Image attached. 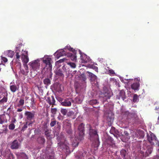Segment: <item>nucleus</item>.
<instances>
[{
	"mask_svg": "<svg viewBox=\"0 0 159 159\" xmlns=\"http://www.w3.org/2000/svg\"><path fill=\"white\" fill-rule=\"evenodd\" d=\"M21 59L22 61L23 62V64H27L28 62L29 59L28 57L26 55L23 54L22 56Z\"/></svg>",
	"mask_w": 159,
	"mask_h": 159,
	"instance_id": "412c9836",
	"label": "nucleus"
},
{
	"mask_svg": "<svg viewBox=\"0 0 159 159\" xmlns=\"http://www.w3.org/2000/svg\"><path fill=\"white\" fill-rule=\"evenodd\" d=\"M15 128V125L13 123H11L9 125V129L10 130H13Z\"/></svg>",
	"mask_w": 159,
	"mask_h": 159,
	"instance_id": "37998d69",
	"label": "nucleus"
},
{
	"mask_svg": "<svg viewBox=\"0 0 159 159\" xmlns=\"http://www.w3.org/2000/svg\"><path fill=\"white\" fill-rule=\"evenodd\" d=\"M90 68L95 70L96 72H98V67L94 65H91L90 66Z\"/></svg>",
	"mask_w": 159,
	"mask_h": 159,
	"instance_id": "ea45409f",
	"label": "nucleus"
},
{
	"mask_svg": "<svg viewBox=\"0 0 159 159\" xmlns=\"http://www.w3.org/2000/svg\"><path fill=\"white\" fill-rule=\"evenodd\" d=\"M139 98L138 95L137 94H134V95L133 101L134 102H137L139 101Z\"/></svg>",
	"mask_w": 159,
	"mask_h": 159,
	"instance_id": "473e14b6",
	"label": "nucleus"
},
{
	"mask_svg": "<svg viewBox=\"0 0 159 159\" xmlns=\"http://www.w3.org/2000/svg\"><path fill=\"white\" fill-rule=\"evenodd\" d=\"M119 96H120V98L121 97L122 99L124 100L125 97V92L123 91H120L119 93Z\"/></svg>",
	"mask_w": 159,
	"mask_h": 159,
	"instance_id": "f704fd0d",
	"label": "nucleus"
},
{
	"mask_svg": "<svg viewBox=\"0 0 159 159\" xmlns=\"http://www.w3.org/2000/svg\"><path fill=\"white\" fill-rule=\"evenodd\" d=\"M84 124L83 123H81L80 124L78 127V130L79 133L78 139L81 140L83 139L84 136Z\"/></svg>",
	"mask_w": 159,
	"mask_h": 159,
	"instance_id": "7ed1b4c3",
	"label": "nucleus"
},
{
	"mask_svg": "<svg viewBox=\"0 0 159 159\" xmlns=\"http://www.w3.org/2000/svg\"><path fill=\"white\" fill-rule=\"evenodd\" d=\"M140 84L139 83H134L131 85V88L134 90H136L139 89Z\"/></svg>",
	"mask_w": 159,
	"mask_h": 159,
	"instance_id": "5701e85b",
	"label": "nucleus"
},
{
	"mask_svg": "<svg viewBox=\"0 0 159 159\" xmlns=\"http://www.w3.org/2000/svg\"><path fill=\"white\" fill-rule=\"evenodd\" d=\"M2 127H4L2 130V132L6 134L7 133V132L8 131V130L7 128V126L6 125L5 126L4 125H3Z\"/></svg>",
	"mask_w": 159,
	"mask_h": 159,
	"instance_id": "79ce46f5",
	"label": "nucleus"
},
{
	"mask_svg": "<svg viewBox=\"0 0 159 159\" xmlns=\"http://www.w3.org/2000/svg\"><path fill=\"white\" fill-rule=\"evenodd\" d=\"M27 128V124L26 123V124H25L23 126V127H22V130H24L25 129H26Z\"/></svg>",
	"mask_w": 159,
	"mask_h": 159,
	"instance_id": "864d4df0",
	"label": "nucleus"
},
{
	"mask_svg": "<svg viewBox=\"0 0 159 159\" xmlns=\"http://www.w3.org/2000/svg\"><path fill=\"white\" fill-rule=\"evenodd\" d=\"M7 97H4L2 99L0 100V104H3L5 102H7Z\"/></svg>",
	"mask_w": 159,
	"mask_h": 159,
	"instance_id": "e433bc0d",
	"label": "nucleus"
},
{
	"mask_svg": "<svg viewBox=\"0 0 159 159\" xmlns=\"http://www.w3.org/2000/svg\"><path fill=\"white\" fill-rule=\"evenodd\" d=\"M51 61V58L48 57L44 58L43 60V62L46 65V66H48L50 68H51L52 67Z\"/></svg>",
	"mask_w": 159,
	"mask_h": 159,
	"instance_id": "f8f14e48",
	"label": "nucleus"
},
{
	"mask_svg": "<svg viewBox=\"0 0 159 159\" xmlns=\"http://www.w3.org/2000/svg\"><path fill=\"white\" fill-rule=\"evenodd\" d=\"M89 129V134L90 140L93 141H98V135L97 130L93 129L90 124H87L86 125Z\"/></svg>",
	"mask_w": 159,
	"mask_h": 159,
	"instance_id": "f257e3e1",
	"label": "nucleus"
},
{
	"mask_svg": "<svg viewBox=\"0 0 159 159\" xmlns=\"http://www.w3.org/2000/svg\"><path fill=\"white\" fill-rule=\"evenodd\" d=\"M47 101L49 104L52 105V107H53V105H55V101L54 97L52 96H51V97H48Z\"/></svg>",
	"mask_w": 159,
	"mask_h": 159,
	"instance_id": "4468645a",
	"label": "nucleus"
},
{
	"mask_svg": "<svg viewBox=\"0 0 159 159\" xmlns=\"http://www.w3.org/2000/svg\"><path fill=\"white\" fill-rule=\"evenodd\" d=\"M9 157H11L12 159H14V156L12 154H10L9 156Z\"/></svg>",
	"mask_w": 159,
	"mask_h": 159,
	"instance_id": "052dcab7",
	"label": "nucleus"
},
{
	"mask_svg": "<svg viewBox=\"0 0 159 159\" xmlns=\"http://www.w3.org/2000/svg\"><path fill=\"white\" fill-rule=\"evenodd\" d=\"M25 115L26 116V119L29 120H31L34 118L35 116V112L33 111V112L26 111L25 113Z\"/></svg>",
	"mask_w": 159,
	"mask_h": 159,
	"instance_id": "9d476101",
	"label": "nucleus"
},
{
	"mask_svg": "<svg viewBox=\"0 0 159 159\" xmlns=\"http://www.w3.org/2000/svg\"><path fill=\"white\" fill-rule=\"evenodd\" d=\"M126 151L124 149H122L120 151V154L121 156L124 158V159H125V157L126 154Z\"/></svg>",
	"mask_w": 159,
	"mask_h": 159,
	"instance_id": "cd10ccee",
	"label": "nucleus"
},
{
	"mask_svg": "<svg viewBox=\"0 0 159 159\" xmlns=\"http://www.w3.org/2000/svg\"><path fill=\"white\" fill-rule=\"evenodd\" d=\"M74 114V112L73 111H71L68 112L67 113V115L68 116H70L73 115Z\"/></svg>",
	"mask_w": 159,
	"mask_h": 159,
	"instance_id": "a18cd8bd",
	"label": "nucleus"
},
{
	"mask_svg": "<svg viewBox=\"0 0 159 159\" xmlns=\"http://www.w3.org/2000/svg\"><path fill=\"white\" fill-rule=\"evenodd\" d=\"M64 99H63L61 98H59L57 99L60 102L61 105L62 102H63Z\"/></svg>",
	"mask_w": 159,
	"mask_h": 159,
	"instance_id": "8fccbe9b",
	"label": "nucleus"
},
{
	"mask_svg": "<svg viewBox=\"0 0 159 159\" xmlns=\"http://www.w3.org/2000/svg\"><path fill=\"white\" fill-rule=\"evenodd\" d=\"M136 79H137V80L139 81V80H140V78H136Z\"/></svg>",
	"mask_w": 159,
	"mask_h": 159,
	"instance_id": "338daca9",
	"label": "nucleus"
},
{
	"mask_svg": "<svg viewBox=\"0 0 159 159\" xmlns=\"http://www.w3.org/2000/svg\"><path fill=\"white\" fill-rule=\"evenodd\" d=\"M79 51L80 55V59L82 63H85L90 61L89 57L85 54H82V53L80 50H79Z\"/></svg>",
	"mask_w": 159,
	"mask_h": 159,
	"instance_id": "6e6552de",
	"label": "nucleus"
},
{
	"mask_svg": "<svg viewBox=\"0 0 159 159\" xmlns=\"http://www.w3.org/2000/svg\"><path fill=\"white\" fill-rule=\"evenodd\" d=\"M51 112L52 114L51 115V116L54 118V117L55 115L56 114L57 111V109L56 108H51Z\"/></svg>",
	"mask_w": 159,
	"mask_h": 159,
	"instance_id": "bb28decb",
	"label": "nucleus"
},
{
	"mask_svg": "<svg viewBox=\"0 0 159 159\" xmlns=\"http://www.w3.org/2000/svg\"><path fill=\"white\" fill-rule=\"evenodd\" d=\"M65 60V58H63L62 59H60V60H59L58 61V62L60 63H62V62H63L64 60Z\"/></svg>",
	"mask_w": 159,
	"mask_h": 159,
	"instance_id": "13d9d810",
	"label": "nucleus"
},
{
	"mask_svg": "<svg viewBox=\"0 0 159 159\" xmlns=\"http://www.w3.org/2000/svg\"><path fill=\"white\" fill-rule=\"evenodd\" d=\"M68 53L66 52V51L65 50V48L64 50H62L60 52L58 53L57 55V57L59 58L60 57L66 56H67Z\"/></svg>",
	"mask_w": 159,
	"mask_h": 159,
	"instance_id": "aec40b11",
	"label": "nucleus"
},
{
	"mask_svg": "<svg viewBox=\"0 0 159 159\" xmlns=\"http://www.w3.org/2000/svg\"><path fill=\"white\" fill-rule=\"evenodd\" d=\"M7 122V119L5 114L0 115V124H2Z\"/></svg>",
	"mask_w": 159,
	"mask_h": 159,
	"instance_id": "ddd939ff",
	"label": "nucleus"
},
{
	"mask_svg": "<svg viewBox=\"0 0 159 159\" xmlns=\"http://www.w3.org/2000/svg\"><path fill=\"white\" fill-rule=\"evenodd\" d=\"M48 159H56L54 158V157L53 155H50L49 156V157L48 158Z\"/></svg>",
	"mask_w": 159,
	"mask_h": 159,
	"instance_id": "5fc2aeb1",
	"label": "nucleus"
},
{
	"mask_svg": "<svg viewBox=\"0 0 159 159\" xmlns=\"http://www.w3.org/2000/svg\"><path fill=\"white\" fill-rule=\"evenodd\" d=\"M78 144H79V143L77 142L76 145H74V144H73V146H75V147H76L78 146Z\"/></svg>",
	"mask_w": 159,
	"mask_h": 159,
	"instance_id": "0e129e2a",
	"label": "nucleus"
},
{
	"mask_svg": "<svg viewBox=\"0 0 159 159\" xmlns=\"http://www.w3.org/2000/svg\"><path fill=\"white\" fill-rule=\"evenodd\" d=\"M89 79L92 84H94L96 85L98 84L97 82L98 79L97 76L93 73L89 71H87Z\"/></svg>",
	"mask_w": 159,
	"mask_h": 159,
	"instance_id": "423d86ee",
	"label": "nucleus"
},
{
	"mask_svg": "<svg viewBox=\"0 0 159 159\" xmlns=\"http://www.w3.org/2000/svg\"><path fill=\"white\" fill-rule=\"evenodd\" d=\"M34 105L35 104L32 105V104H31V105L30 106L31 107L34 109V108H35V107L34 106Z\"/></svg>",
	"mask_w": 159,
	"mask_h": 159,
	"instance_id": "e2e57ef3",
	"label": "nucleus"
},
{
	"mask_svg": "<svg viewBox=\"0 0 159 159\" xmlns=\"http://www.w3.org/2000/svg\"><path fill=\"white\" fill-rule=\"evenodd\" d=\"M56 74L58 76H62L63 74L61 70L59 69L56 72Z\"/></svg>",
	"mask_w": 159,
	"mask_h": 159,
	"instance_id": "2f4dec72",
	"label": "nucleus"
},
{
	"mask_svg": "<svg viewBox=\"0 0 159 159\" xmlns=\"http://www.w3.org/2000/svg\"><path fill=\"white\" fill-rule=\"evenodd\" d=\"M111 81H113L115 82L116 81V80L114 78H112L111 79Z\"/></svg>",
	"mask_w": 159,
	"mask_h": 159,
	"instance_id": "69168bd1",
	"label": "nucleus"
},
{
	"mask_svg": "<svg viewBox=\"0 0 159 159\" xmlns=\"http://www.w3.org/2000/svg\"><path fill=\"white\" fill-rule=\"evenodd\" d=\"M67 57H70L72 61H75L76 60L77 56H76V52L72 54L70 53H68Z\"/></svg>",
	"mask_w": 159,
	"mask_h": 159,
	"instance_id": "393cba45",
	"label": "nucleus"
},
{
	"mask_svg": "<svg viewBox=\"0 0 159 159\" xmlns=\"http://www.w3.org/2000/svg\"><path fill=\"white\" fill-rule=\"evenodd\" d=\"M147 139L151 145L156 143L159 146V142L157 139L156 137L152 133H151L150 135H147Z\"/></svg>",
	"mask_w": 159,
	"mask_h": 159,
	"instance_id": "20e7f679",
	"label": "nucleus"
},
{
	"mask_svg": "<svg viewBox=\"0 0 159 159\" xmlns=\"http://www.w3.org/2000/svg\"><path fill=\"white\" fill-rule=\"evenodd\" d=\"M44 134L46 136L47 139L52 138L51 133L52 132V130L50 129L46 130L44 131Z\"/></svg>",
	"mask_w": 159,
	"mask_h": 159,
	"instance_id": "6ab92c4d",
	"label": "nucleus"
},
{
	"mask_svg": "<svg viewBox=\"0 0 159 159\" xmlns=\"http://www.w3.org/2000/svg\"><path fill=\"white\" fill-rule=\"evenodd\" d=\"M39 60H36L32 61L29 63V65L32 68L31 73H32V71H37L39 70L40 66V63L39 62Z\"/></svg>",
	"mask_w": 159,
	"mask_h": 159,
	"instance_id": "f03ea898",
	"label": "nucleus"
},
{
	"mask_svg": "<svg viewBox=\"0 0 159 159\" xmlns=\"http://www.w3.org/2000/svg\"><path fill=\"white\" fill-rule=\"evenodd\" d=\"M10 109H11V108H10V107L8 108V109H7V111H8V110H10Z\"/></svg>",
	"mask_w": 159,
	"mask_h": 159,
	"instance_id": "774afa93",
	"label": "nucleus"
},
{
	"mask_svg": "<svg viewBox=\"0 0 159 159\" xmlns=\"http://www.w3.org/2000/svg\"><path fill=\"white\" fill-rule=\"evenodd\" d=\"M19 117L20 119H21L23 118V116L22 113H19L18 114Z\"/></svg>",
	"mask_w": 159,
	"mask_h": 159,
	"instance_id": "6e6d98bb",
	"label": "nucleus"
},
{
	"mask_svg": "<svg viewBox=\"0 0 159 159\" xmlns=\"http://www.w3.org/2000/svg\"><path fill=\"white\" fill-rule=\"evenodd\" d=\"M71 105V102L68 98L64 99L63 102L61 103V105L65 107H70Z\"/></svg>",
	"mask_w": 159,
	"mask_h": 159,
	"instance_id": "2eb2a0df",
	"label": "nucleus"
},
{
	"mask_svg": "<svg viewBox=\"0 0 159 159\" xmlns=\"http://www.w3.org/2000/svg\"><path fill=\"white\" fill-rule=\"evenodd\" d=\"M42 129L43 130V132L46 130L48 129H49V128H48L47 124H44Z\"/></svg>",
	"mask_w": 159,
	"mask_h": 159,
	"instance_id": "c03bdc74",
	"label": "nucleus"
},
{
	"mask_svg": "<svg viewBox=\"0 0 159 159\" xmlns=\"http://www.w3.org/2000/svg\"><path fill=\"white\" fill-rule=\"evenodd\" d=\"M52 80V74L50 73L49 76L47 78L44 79L43 80L44 84L46 85V86L49 85L51 84V80Z\"/></svg>",
	"mask_w": 159,
	"mask_h": 159,
	"instance_id": "9b49d317",
	"label": "nucleus"
},
{
	"mask_svg": "<svg viewBox=\"0 0 159 159\" xmlns=\"http://www.w3.org/2000/svg\"><path fill=\"white\" fill-rule=\"evenodd\" d=\"M89 103L90 105H93V107H95L93 106V105H95L97 104H98L99 103V102H98V101L97 100L93 99L89 101Z\"/></svg>",
	"mask_w": 159,
	"mask_h": 159,
	"instance_id": "a878e982",
	"label": "nucleus"
},
{
	"mask_svg": "<svg viewBox=\"0 0 159 159\" xmlns=\"http://www.w3.org/2000/svg\"><path fill=\"white\" fill-rule=\"evenodd\" d=\"M75 100L76 103L80 104L82 102L83 99L81 98L80 96V95L75 98Z\"/></svg>",
	"mask_w": 159,
	"mask_h": 159,
	"instance_id": "c756f323",
	"label": "nucleus"
},
{
	"mask_svg": "<svg viewBox=\"0 0 159 159\" xmlns=\"http://www.w3.org/2000/svg\"><path fill=\"white\" fill-rule=\"evenodd\" d=\"M143 148L145 150H146L145 152L146 156H148L149 154H151L152 151V147L151 146H147L146 144H144L143 145Z\"/></svg>",
	"mask_w": 159,
	"mask_h": 159,
	"instance_id": "1a4fd4ad",
	"label": "nucleus"
},
{
	"mask_svg": "<svg viewBox=\"0 0 159 159\" xmlns=\"http://www.w3.org/2000/svg\"><path fill=\"white\" fill-rule=\"evenodd\" d=\"M37 141L39 144H43L44 143L45 140L43 136H40L37 138Z\"/></svg>",
	"mask_w": 159,
	"mask_h": 159,
	"instance_id": "4be33fe9",
	"label": "nucleus"
},
{
	"mask_svg": "<svg viewBox=\"0 0 159 159\" xmlns=\"http://www.w3.org/2000/svg\"><path fill=\"white\" fill-rule=\"evenodd\" d=\"M19 45V46L18 47H17L16 48V58L18 60L20 58V56L22 55L23 54H22L21 52H20V51L19 49V48L22 45V44H20Z\"/></svg>",
	"mask_w": 159,
	"mask_h": 159,
	"instance_id": "a211bd4d",
	"label": "nucleus"
},
{
	"mask_svg": "<svg viewBox=\"0 0 159 159\" xmlns=\"http://www.w3.org/2000/svg\"><path fill=\"white\" fill-rule=\"evenodd\" d=\"M20 154L21 155V156H23V157H25L24 158L25 159H28V158H27V156L24 153L22 152V153H21Z\"/></svg>",
	"mask_w": 159,
	"mask_h": 159,
	"instance_id": "3c124183",
	"label": "nucleus"
},
{
	"mask_svg": "<svg viewBox=\"0 0 159 159\" xmlns=\"http://www.w3.org/2000/svg\"><path fill=\"white\" fill-rule=\"evenodd\" d=\"M65 50H66V51L67 50L70 51L72 52L73 53H75V52H76V51L75 49H74L71 48L70 47H68L66 48H65Z\"/></svg>",
	"mask_w": 159,
	"mask_h": 159,
	"instance_id": "7c9ffc66",
	"label": "nucleus"
},
{
	"mask_svg": "<svg viewBox=\"0 0 159 159\" xmlns=\"http://www.w3.org/2000/svg\"><path fill=\"white\" fill-rule=\"evenodd\" d=\"M10 88L11 91L13 92H15L17 89V87L15 85L11 86Z\"/></svg>",
	"mask_w": 159,
	"mask_h": 159,
	"instance_id": "72a5a7b5",
	"label": "nucleus"
},
{
	"mask_svg": "<svg viewBox=\"0 0 159 159\" xmlns=\"http://www.w3.org/2000/svg\"><path fill=\"white\" fill-rule=\"evenodd\" d=\"M67 64L69 65L71 68H75L76 66V65L75 63L73 62H69L67 63Z\"/></svg>",
	"mask_w": 159,
	"mask_h": 159,
	"instance_id": "c9c22d12",
	"label": "nucleus"
},
{
	"mask_svg": "<svg viewBox=\"0 0 159 159\" xmlns=\"http://www.w3.org/2000/svg\"><path fill=\"white\" fill-rule=\"evenodd\" d=\"M24 102L25 101L24 98L20 99L16 105V107H20L17 109V112H20L23 111L24 107H23L22 106L24 105Z\"/></svg>",
	"mask_w": 159,
	"mask_h": 159,
	"instance_id": "0eeeda50",
	"label": "nucleus"
},
{
	"mask_svg": "<svg viewBox=\"0 0 159 159\" xmlns=\"http://www.w3.org/2000/svg\"><path fill=\"white\" fill-rule=\"evenodd\" d=\"M68 111L66 109H61V112L64 116L66 115Z\"/></svg>",
	"mask_w": 159,
	"mask_h": 159,
	"instance_id": "4c0bfd02",
	"label": "nucleus"
},
{
	"mask_svg": "<svg viewBox=\"0 0 159 159\" xmlns=\"http://www.w3.org/2000/svg\"><path fill=\"white\" fill-rule=\"evenodd\" d=\"M124 134L126 136L127 138H128L129 137V134L128 133L127 131H125L124 133Z\"/></svg>",
	"mask_w": 159,
	"mask_h": 159,
	"instance_id": "603ef678",
	"label": "nucleus"
},
{
	"mask_svg": "<svg viewBox=\"0 0 159 159\" xmlns=\"http://www.w3.org/2000/svg\"><path fill=\"white\" fill-rule=\"evenodd\" d=\"M108 72L111 74H114L115 73L114 71L112 69L109 70Z\"/></svg>",
	"mask_w": 159,
	"mask_h": 159,
	"instance_id": "09e8293b",
	"label": "nucleus"
},
{
	"mask_svg": "<svg viewBox=\"0 0 159 159\" xmlns=\"http://www.w3.org/2000/svg\"><path fill=\"white\" fill-rule=\"evenodd\" d=\"M1 57L2 60L4 62H6L7 61V59L5 57H3L2 56H1Z\"/></svg>",
	"mask_w": 159,
	"mask_h": 159,
	"instance_id": "49530a36",
	"label": "nucleus"
},
{
	"mask_svg": "<svg viewBox=\"0 0 159 159\" xmlns=\"http://www.w3.org/2000/svg\"><path fill=\"white\" fill-rule=\"evenodd\" d=\"M23 65L25 66V69L26 70H28V66L27 65V64H23Z\"/></svg>",
	"mask_w": 159,
	"mask_h": 159,
	"instance_id": "bf43d9fd",
	"label": "nucleus"
},
{
	"mask_svg": "<svg viewBox=\"0 0 159 159\" xmlns=\"http://www.w3.org/2000/svg\"><path fill=\"white\" fill-rule=\"evenodd\" d=\"M87 152L84 151L82 153V154H80V155L77 156H76V158L78 159H84L85 158H86Z\"/></svg>",
	"mask_w": 159,
	"mask_h": 159,
	"instance_id": "b1692460",
	"label": "nucleus"
},
{
	"mask_svg": "<svg viewBox=\"0 0 159 159\" xmlns=\"http://www.w3.org/2000/svg\"><path fill=\"white\" fill-rule=\"evenodd\" d=\"M106 143L108 145L113 147L115 146V144L113 139L111 137H108L106 140Z\"/></svg>",
	"mask_w": 159,
	"mask_h": 159,
	"instance_id": "f3484780",
	"label": "nucleus"
},
{
	"mask_svg": "<svg viewBox=\"0 0 159 159\" xmlns=\"http://www.w3.org/2000/svg\"><path fill=\"white\" fill-rule=\"evenodd\" d=\"M155 106V110L156 111H159V102H156L154 104Z\"/></svg>",
	"mask_w": 159,
	"mask_h": 159,
	"instance_id": "a19ab883",
	"label": "nucleus"
},
{
	"mask_svg": "<svg viewBox=\"0 0 159 159\" xmlns=\"http://www.w3.org/2000/svg\"><path fill=\"white\" fill-rule=\"evenodd\" d=\"M105 96L106 97L107 99H110V96L106 93H105L104 94Z\"/></svg>",
	"mask_w": 159,
	"mask_h": 159,
	"instance_id": "de8ad7c7",
	"label": "nucleus"
},
{
	"mask_svg": "<svg viewBox=\"0 0 159 159\" xmlns=\"http://www.w3.org/2000/svg\"><path fill=\"white\" fill-rule=\"evenodd\" d=\"M58 122L56 120H54V119H52L51 120V121L50 123V125L51 127L54 126L56 123H58Z\"/></svg>",
	"mask_w": 159,
	"mask_h": 159,
	"instance_id": "c85d7f7f",
	"label": "nucleus"
},
{
	"mask_svg": "<svg viewBox=\"0 0 159 159\" xmlns=\"http://www.w3.org/2000/svg\"><path fill=\"white\" fill-rule=\"evenodd\" d=\"M7 55L9 57L11 58L13 57L14 55L13 52L11 50H8Z\"/></svg>",
	"mask_w": 159,
	"mask_h": 159,
	"instance_id": "58836bf2",
	"label": "nucleus"
},
{
	"mask_svg": "<svg viewBox=\"0 0 159 159\" xmlns=\"http://www.w3.org/2000/svg\"><path fill=\"white\" fill-rule=\"evenodd\" d=\"M58 144L60 147L64 151L66 154H69L71 152L69 146V144L67 143L66 141L64 143L61 142L59 143Z\"/></svg>",
	"mask_w": 159,
	"mask_h": 159,
	"instance_id": "39448f33",
	"label": "nucleus"
},
{
	"mask_svg": "<svg viewBox=\"0 0 159 159\" xmlns=\"http://www.w3.org/2000/svg\"><path fill=\"white\" fill-rule=\"evenodd\" d=\"M16 121V120L14 118L11 121V122L12 123H15V122Z\"/></svg>",
	"mask_w": 159,
	"mask_h": 159,
	"instance_id": "680f3d73",
	"label": "nucleus"
},
{
	"mask_svg": "<svg viewBox=\"0 0 159 159\" xmlns=\"http://www.w3.org/2000/svg\"><path fill=\"white\" fill-rule=\"evenodd\" d=\"M19 147V142L16 139L12 142L11 148L12 149H15L18 148Z\"/></svg>",
	"mask_w": 159,
	"mask_h": 159,
	"instance_id": "dca6fc26",
	"label": "nucleus"
},
{
	"mask_svg": "<svg viewBox=\"0 0 159 159\" xmlns=\"http://www.w3.org/2000/svg\"><path fill=\"white\" fill-rule=\"evenodd\" d=\"M31 103L32 104V105L35 104V102H34V98H32L31 99Z\"/></svg>",
	"mask_w": 159,
	"mask_h": 159,
	"instance_id": "4d7b16f0",
	"label": "nucleus"
}]
</instances>
